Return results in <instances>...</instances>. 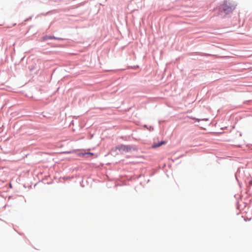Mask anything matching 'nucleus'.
<instances>
[{
	"label": "nucleus",
	"instance_id": "4",
	"mask_svg": "<svg viewBox=\"0 0 252 252\" xmlns=\"http://www.w3.org/2000/svg\"><path fill=\"white\" fill-rule=\"evenodd\" d=\"M82 155H91V156H93V153H90V152H88V153H86L85 154H82Z\"/></svg>",
	"mask_w": 252,
	"mask_h": 252
},
{
	"label": "nucleus",
	"instance_id": "2",
	"mask_svg": "<svg viewBox=\"0 0 252 252\" xmlns=\"http://www.w3.org/2000/svg\"><path fill=\"white\" fill-rule=\"evenodd\" d=\"M116 149H118L121 153L128 152L131 149L130 146L124 145L117 146Z\"/></svg>",
	"mask_w": 252,
	"mask_h": 252
},
{
	"label": "nucleus",
	"instance_id": "3",
	"mask_svg": "<svg viewBox=\"0 0 252 252\" xmlns=\"http://www.w3.org/2000/svg\"><path fill=\"white\" fill-rule=\"evenodd\" d=\"M165 143V142L164 141H161L160 143H158V144L155 143L153 145L152 147L154 148H157L161 146L162 145L164 144Z\"/></svg>",
	"mask_w": 252,
	"mask_h": 252
},
{
	"label": "nucleus",
	"instance_id": "1",
	"mask_svg": "<svg viewBox=\"0 0 252 252\" xmlns=\"http://www.w3.org/2000/svg\"><path fill=\"white\" fill-rule=\"evenodd\" d=\"M236 5L232 2L225 1L219 7V14L226 15L232 12L235 9Z\"/></svg>",
	"mask_w": 252,
	"mask_h": 252
}]
</instances>
